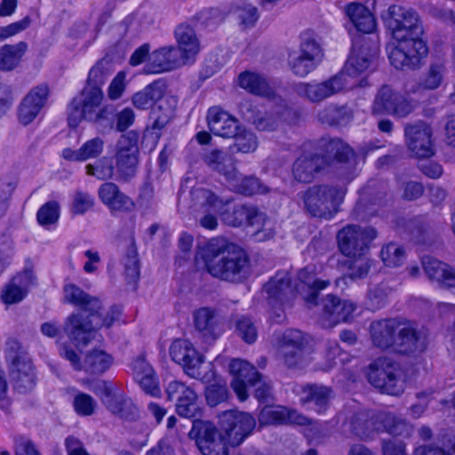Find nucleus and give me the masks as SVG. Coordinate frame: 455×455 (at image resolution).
<instances>
[{
  "label": "nucleus",
  "mask_w": 455,
  "mask_h": 455,
  "mask_svg": "<svg viewBox=\"0 0 455 455\" xmlns=\"http://www.w3.org/2000/svg\"><path fill=\"white\" fill-rule=\"evenodd\" d=\"M326 155L303 153L292 164V177L298 182L310 183L315 176L331 168L347 182L355 177V155L354 150L339 139L323 143Z\"/></svg>",
  "instance_id": "nucleus-1"
},
{
  "label": "nucleus",
  "mask_w": 455,
  "mask_h": 455,
  "mask_svg": "<svg viewBox=\"0 0 455 455\" xmlns=\"http://www.w3.org/2000/svg\"><path fill=\"white\" fill-rule=\"evenodd\" d=\"M193 206L204 208L205 211H213L219 213L223 222L228 226L240 227L243 224L256 226L257 223L266 222V214L254 206L245 204L233 205L230 197H220L212 191L204 188H194L190 191Z\"/></svg>",
  "instance_id": "nucleus-2"
},
{
  "label": "nucleus",
  "mask_w": 455,
  "mask_h": 455,
  "mask_svg": "<svg viewBox=\"0 0 455 455\" xmlns=\"http://www.w3.org/2000/svg\"><path fill=\"white\" fill-rule=\"evenodd\" d=\"M204 266L212 276L229 283L245 280L251 267L245 251L234 243L209 250L204 255Z\"/></svg>",
  "instance_id": "nucleus-3"
},
{
  "label": "nucleus",
  "mask_w": 455,
  "mask_h": 455,
  "mask_svg": "<svg viewBox=\"0 0 455 455\" xmlns=\"http://www.w3.org/2000/svg\"><path fill=\"white\" fill-rule=\"evenodd\" d=\"M346 194L345 185L325 183L309 187L301 194V199L310 215L330 220L339 211Z\"/></svg>",
  "instance_id": "nucleus-4"
},
{
  "label": "nucleus",
  "mask_w": 455,
  "mask_h": 455,
  "mask_svg": "<svg viewBox=\"0 0 455 455\" xmlns=\"http://www.w3.org/2000/svg\"><path fill=\"white\" fill-rule=\"evenodd\" d=\"M367 377L369 382L384 394L399 395L405 387L400 364L387 356L379 357L369 364Z\"/></svg>",
  "instance_id": "nucleus-5"
},
{
  "label": "nucleus",
  "mask_w": 455,
  "mask_h": 455,
  "mask_svg": "<svg viewBox=\"0 0 455 455\" xmlns=\"http://www.w3.org/2000/svg\"><path fill=\"white\" fill-rule=\"evenodd\" d=\"M103 96V91L84 87L70 103L68 117L69 126L77 127L83 119L89 122L107 119L110 112L108 108L101 107Z\"/></svg>",
  "instance_id": "nucleus-6"
},
{
  "label": "nucleus",
  "mask_w": 455,
  "mask_h": 455,
  "mask_svg": "<svg viewBox=\"0 0 455 455\" xmlns=\"http://www.w3.org/2000/svg\"><path fill=\"white\" fill-rule=\"evenodd\" d=\"M203 455H228L226 435L209 420L195 419L188 433Z\"/></svg>",
  "instance_id": "nucleus-7"
},
{
  "label": "nucleus",
  "mask_w": 455,
  "mask_h": 455,
  "mask_svg": "<svg viewBox=\"0 0 455 455\" xmlns=\"http://www.w3.org/2000/svg\"><path fill=\"white\" fill-rule=\"evenodd\" d=\"M386 22L396 41L421 37L424 34L419 14L411 8L397 4L389 6Z\"/></svg>",
  "instance_id": "nucleus-8"
},
{
  "label": "nucleus",
  "mask_w": 455,
  "mask_h": 455,
  "mask_svg": "<svg viewBox=\"0 0 455 455\" xmlns=\"http://www.w3.org/2000/svg\"><path fill=\"white\" fill-rule=\"evenodd\" d=\"M377 231L372 227L347 225L337 234L338 246L340 252L348 258L363 256L369 244L377 237Z\"/></svg>",
  "instance_id": "nucleus-9"
},
{
  "label": "nucleus",
  "mask_w": 455,
  "mask_h": 455,
  "mask_svg": "<svg viewBox=\"0 0 455 455\" xmlns=\"http://www.w3.org/2000/svg\"><path fill=\"white\" fill-rule=\"evenodd\" d=\"M398 44L388 55L390 63L396 69H416L427 57L428 48L421 37L397 40Z\"/></svg>",
  "instance_id": "nucleus-10"
},
{
  "label": "nucleus",
  "mask_w": 455,
  "mask_h": 455,
  "mask_svg": "<svg viewBox=\"0 0 455 455\" xmlns=\"http://www.w3.org/2000/svg\"><path fill=\"white\" fill-rule=\"evenodd\" d=\"M139 134L133 131L120 137L116 143L115 162L120 179L128 180L132 178L139 164Z\"/></svg>",
  "instance_id": "nucleus-11"
},
{
  "label": "nucleus",
  "mask_w": 455,
  "mask_h": 455,
  "mask_svg": "<svg viewBox=\"0 0 455 455\" xmlns=\"http://www.w3.org/2000/svg\"><path fill=\"white\" fill-rule=\"evenodd\" d=\"M220 426L228 444L236 447L252 433L256 426V420L248 412L231 410L222 413Z\"/></svg>",
  "instance_id": "nucleus-12"
},
{
  "label": "nucleus",
  "mask_w": 455,
  "mask_h": 455,
  "mask_svg": "<svg viewBox=\"0 0 455 455\" xmlns=\"http://www.w3.org/2000/svg\"><path fill=\"white\" fill-rule=\"evenodd\" d=\"M354 86H355V84H350L345 78L343 73H339L322 83H297L293 84L292 90L298 96L311 102H320L333 94Z\"/></svg>",
  "instance_id": "nucleus-13"
},
{
  "label": "nucleus",
  "mask_w": 455,
  "mask_h": 455,
  "mask_svg": "<svg viewBox=\"0 0 455 455\" xmlns=\"http://www.w3.org/2000/svg\"><path fill=\"white\" fill-rule=\"evenodd\" d=\"M428 346L427 334L413 323L400 320L393 353L416 356L425 352Z\"/></svg>",
  "instance_id": "nucleus-14"
},
{
  "label": "nucleus",
  "mask_w": 455,
  "mask_h": 455,
  "mask_svg": "<svg viewBox=\"0 0 455 455\" xmlns=\"http://www.w3.org/2000/svg\"><path fill=\"white\" fill-rule=\"evenodd\" d=\"M100 323L97 317L91 316V312L74 313L67 317L63 330L76 347H86L95 339Z\"/></svg>",
  "instance_id": "nucleus-15"
},
{
  "label": "nucleus",
  "mask_w": 455,
  "mask_h": 455,
  "mask_svg": "<svg viewBox=\"0 0 455 455\" xmlns=\"http://www.w3.org/2000/svg\"><path fill=\"white\" fill-rule=\"evenodd\" d=\"M169 353L172 359L181 365L189 377L202 380L206 378L202 371L204 356L199 354L188 340L175 339L170 347Z\"/></svg>",
  "instance_id": "nucleus-16"
},
{
  "label": "nucleus",
  "mask_w": 455,
  "mask_h": 455,
  "mask_svg": "<svg viewBox=\"0 0 455 455\" xmlns=\"http://www.w3.org/2000/svg\"><path fill=\"white\" fill-rule=\"evenodd\" d=\"M432 136L431 126L424 121L406 124L404 126L405 143L417 158H429L435 155Z\"/></svg>",
  "instance_id": "nucleus-17"
},
{
  "label": "nucleus",
  "mask_w": 455,
  "mask_h": 455,
  "mask_svg": "<svg viewBox=\"0 0 455 455\" xmlns=\"http://www.w3.org/2000/svg\"><path fill=\"white\" fill-rule=\"evenodd\" d=\"M413 110L410 100L390 86L383 85L377 92L371 111L374 115H392L405 117Z\"/></svg>",
  "instance_id": "nucleus-18"
},
{
  "label": "nucleus",
  "mask_w": 455,
  "mask_h": 455,
  "mask_svg": "<svg viewBox=\"0 0 455 455\" xmlns=\"http://www.w3.org/2000/svg\"><path fill=\"white\" fill-rule=\"evenodd\" d=\"M273 100H275L278 105L264 115L256 116L253 111V107L249 101L242 102L239 105V111L243 118L251 122L259 131H275L279 127L284 114L289 111V108L281 97L276 96V98Z\"/></svg>",
  "instance_id": "nucleus-19"
},
{
  "label": "nucleus",
  "mask_w": 455,
  "mask_h": 455,
  "mask_svg": "<svg viewBox=\"0 0 455 455\" xmlns=\"http://www.w3.org/2000/svg\"><path fill=\"white\" fill-rule=\"evenodd\" d=\"M229 371L233 376L231 387L234 392L240 401H245L248 397L247 387L255 386L261 375L253 365L240 359L231 361Z\"/></svg>",
  "instance_id": "nucleus-20"
},
{
  "label": "nucleus",
  "mask_w": 455,
  "mask_h": 455,
  "mask_svg": "<svg viewBox=\"0 0 455 455\" xmlns=\"http://www.w3.org/2000/svg\"><path fill=\"white\" fill-rule=\"evenodd\" d=\"M50 94L49 86L41 84L33 87L22 100L19 108V120L28 125L32 123L45 107Z\"/></svg>",
  "instance_id": "nucleus-21"
},
{
  "label": "nucleus",
  "mask_w": 455,
  "mask_h": 455,
  "mask_svg": "<svg viewBox=\"0 0 455 455\" xmlns=\"http://www.w3.org/2000/svg\"><path fill=\"white\" fill-rule=\"evenodd\" d=\"M355 309L347 300H341L335 295L328 294L323 301L320 323L324 328H331L340 322H347Z\"/></svg>",
  "instance_id": "nucleus-22"
},
{
  "label": "nucleus",
  "mask_w": 455,
  "mask_h": 455,
  "mask_svg": "<svg viewBox=\"0 0 455 455\" xmlns=\"http://www.w3.org/2000/svg\"><path fill=\"white\" fill-rule=\"evenodd\" d=\"M186 63L179 49L172 46L162 47L148 56L144 71L147 74H160L175 69Z\"/></svg>",
  "instance_id": "nucleus-23"
},
{
  "label": "nucleus",
  "mask_w": 455,
  "mask_h": 455,
  "mask_svg": "<svg viewBox=\"0 0 455 455\" xmlns=\"http://www.w3.org/2000/svg\"><path fill=\"white\" fill-rule=\"evenodd\" d=\"M400 319L386 318L373 321L369 327L372 345L381 351L393 353Z\"/></svg>",
  "instance_id": "nucleus-24"
},
{
  "label": "nucleus",
  "mask_w": 455,
  "mask_h": 455,
  "mask_svg": "<svg viewBox=\"0 0 455 455\" xmlns=\"http://www.w3.org/2000/svg\"><path fill=\"white\" fill-rule=\"evenodd\" d=\"M34 280L32 270H25L13 276L1 290L2 302L7 306L21 302L27 296L29 287L34 284Z\"/></svg>",
  "instance_id": "nucleus-25"
},
{
  "label": "nucleus",
  "mask_w": 455,
  "mask_h": 455,
  "mask_svg": "<svg viewBox=\"0 0 455 455\" xmlns=\"http://www.w3.org/2000/svg\"><path fill=\"white\" fill-rule=\"evenodd\" d=\"M98 196L112 214L116 212H130L135 208L133 200L122 192L119 187L113 182L101 184L98 190Z\"/></svg>",
  "instance_id": "nucleus-26"
},
{
  "label": "nucleus",
  "mask_w": 455,
  "mask_h": 455,
  "mask_svg": "<svg viewBox=\"0 0 455 455\" xmlns=\"http://www.w3.org/2000/svg\"><path fill=\"white\" fill-rule=\"evenodd\" d=\"M375 58L376 52L367 42H363L360 45L355 44L344 69L340 73L345 75L347 80V76H359L371 68Z\"/></svg>",
  "instance_id": "nucleus-27"
},
{
  "label": "nucleus",
  "mask_w": 455,
  "mask_h": 455,
  "mask_svg": "<svg viewBox=\"0 0 455 455\" xmlns=\"http://www.w3.org/2000/svg\"><path fill=\"white\" fill-rule=\"evenodd\" d=\"M380 411H359L349 420L350 431L361 440H370L381 431Z\"/></svg>",
  "instance_id": "nucleus-28"
},
{
  "label": "nucleus",
  "mask_w": 455,
  "mask_h": 455,
  "mask_svg": "<svg viewBox=\"0 0 455 455\" xmlns=\"http://www.w3.org/2000/svg\"><path fill=\"white\" fill-rule=\"evenodd\" d=\"M207 121L210 131L220 137L232 138L240 130L238 120L218 107L208 110Z\"/></svg>",
  "instance_id": "nucleus-29"
},
{
  "label": "nucleus",
  "mask_w": 455,
  "mask_h": 455,
  "mask_svg": "<svg viewBox=\"0 0 455 455\" xmlns=\"http://www.w3.org/2000/svg\"><path fill=\"white\" fill-rule=\"evenodd\" d=\"M132 374L143 391L152 396H159L161 390L156 371L143 355L138 356L132 363Z\"/></svg>",
  "instance_id": "nucleus-30"
},
{
  "label": "nucleus",
  "mask_w": 455,
  "mask_h": 455,
  "mask_svg": "<svg viewBox=\"0 0 455 455\" xmlns=\"http://www.w3.org/2000/svg\"><path fill=\"white\" fill-rule=\"evenodd\" d=\"M298 279L300 283L298 289L308 307L317 304L319 291L330 284L329 280L316 279L315 267L309 266L299 271Z\"/></svg>",
  "instance_id": "nucleus-31"
},
{
  "label": "nucleus",
  "mask_w": 455,
  "mask_h": 455,
  "mask_svg": "<svg viewBox=\"0 0 455 455\" xmlns=\"http://www.w3.org/2000/svg\"><path fill=\"white\" fill-rule=\"evenodd\" d=\"M196 329L205 339H216L223 331L221 318L210 307H201L193 315Z\"/></svg>",
  "instance_id": "nucleus-32"
},
{
  "label": "nucleus",
  "mask_w": 455,
  "mask_h": 455,
  "mask_svg": "<svg viewBox=\"0 0 455 455\" xmlns=\"http://www.w3.org/2000/svg\"><path fill=\"white\" fill-rule=\"evenodd\" d=\"M264 289L272 307L283 306L293 295L291 277L286 272H278L265 284Z\"/></svg>",
  "instance_id": "nucleus-33"
},
{
  "label": "nucleus",
  "mask_w": 455,
  "mask_h": 455,
  "mask_svg": "<svg viewBox=\"0 0 455 455\" xmlns=\"http://www.w3.org/2000/svg\"><path fill=\"white\" fill-rule=\"evenodd\" d=\"M238 85L246 92L267 99H275V90L270 86L267 79L262 74L245 70L237 77Z\"/></svg>",
  "instance_id": "nucleus-34"
},
{
  "label": "nucleus",
  "mask_w": 455,
  "mask_h": 455,
  "mask_svg": "<svg viewBox=\"0 0 455 455\" xmlns=\"http://www.w3.org/2000/svg\"><path fill=\"white\" fill-rule=\"evenodd\" d=\"M10 379L19 393L31 391L36 386V374L30 358L10 365Z\"/></svg>",
  "instance_id": "nucleus-35"
},
{
  "label": "nucleus",
  "mask_w": 455,
  "mask_h": 455,
  "mask_svg": "<svg viewBox=\"0 0 455 455\" xmlns=\"http://www.w3.org/2000/svg\"><path fill=\"white\" fill-rule=\"evenodd\" d=\"M422 265L430 280L443 287L455 288V268L431 257L423 258Z\"/></svg>",
  "instance_id": "nucleus-36"
},
{
  "label": "nucleus",
  "mask_w": 455,
  "mask_h": 455,
  "mask_svg": "<svg viewBox=\"0 0 455 455\" xmlns=\"http://www.w3.org/2000/svg\"><path fill=\"white\" fill-rule=\"evenodd\" d=\"M203 160L212 171L223 176L228 183L235 180L237 169L234 158L228 153L213 149L205 153Z\"/></svg>",
  "instance_id": "nucleus-37"
},
{
  "label": "nucleus",
  "mask_w": 455,
  "mask_h": 455,
  "mask_svg": "<svg viewBox=\"0 0 455 455\" xmlns=\"http://www.w3.org/2000/svg\"><path fill=\"white\" fill-rule=\"evenodd\" d=\"M331 395V389L325 386L308 385L302 389L300 401L307 408L322 414L329 407Z\"/></svg>",
  "instance_id": "nucleus-38"
},
{
  "label": "nucleus",
  "mask_w": 455,
  "mask_h": 455,
  "mask_svg": "<svg viewBox=\"0 0 455 455\" xmlns=\"http://www.w3.org/2000/svg\"><path fill=\"white\" fill-rule=\"evenodd\" d=\"M178 43L177 49L186 62L193 60L200 50V44L195 30L188 25L181 24L175 29Z\"/></svg>",
  "instance_id": "nucleus-39"
},
{
  "label": "nucleus",
  "mask_w": 455,
  "mask_h": 455,
  "mask_svg": "<svg viewBox=\"0 0 455 455\" xmlns=\"http://www.w3.org/2000/svg\"><path fill=\"white\" fill-rule=\"evenodd\" d=\"M64 300L82 309L81 313L91 312L101 308V302L91 296L74 283H68L63 288Z\"/></svg>",
  "instance_id": "nucleus-40"
},
{
  "label": "nucleus",
  "mask_w": 455,
  "mask_h": 455,
  "mask_svg": "<svg viewBox=\"0 0 455 455\" xmlns=\"http://www.w3.org/2000/svg\"><path fill=\"white\" fill-rule=\"evenodd\" d=\"M346 13L355 28L364 34L371 33L375 28L372 13L362 4L351 3L346 8Z\"/></svg>",
  "instance_id": "nucleus-41"
},
{
  "label": "nucleus",
  "mask_w": 455,
  "mask_h": 455,
  "mask_svg": "<svg viewBox=\"0 0 455 455\" xmlns=\"http://www.w3.org/2000/svg\"><path fill=\"white\" fill-rule=\"evenodd\" d=\"M228 184L235 192L243 196L265 195L271 190L259 178L252 175L243 176L238 170L235 172V180H230Z\"/></svg>",
  "instance_id": "nucleus-42"
},
{
  "label": "nucleus",
  "mask_w": 455,
  "mask_h": 455,
  "mask_svg": "<svg viewBox=\"0 0 455 455\" xmlns=\"http://www.w3.org/2000/svg\"><path fill=\"white\" fill-rule=\"evenodd\" d=\"M381 431L390 435L409 438L414 432L413 426L407 420L387 411H380Z\"/></svg>",
  "instance_id": "nucleus-43"
},
{
  "label": "nucleus",
  "mask_w": 455,
  "mask_h": 455,
  "mask_svg": "<svg viewBox=\"0 0 455 455\" xmlns=\"http://www.w3.org/2000/svg\"><path fill=\"white\" fill-rule=\"evenodd\" d=\"M164 91V84L160 80L155 81L136 92L132 97V103L137 108L148 109L163 98Z\"/></svg>",
  "instance_id": "nucleus-44"
},
{
  "label": "nucleus",
  "mask_w": 455,
  "mask_h": 455,
  "mask_svg": "<svg viewBox=\"0 0 455 455\" xmlns=\"http://www.w3.org/2000/svg\"><path fill=\"white\" fill-rule=\"evenodd\" d=\"M112 72L111 61L106 58L100 59L89 70L84 87L102 91Z\"/></svg>",
  "instance_id": "nucleus-45"
},
{
  "label": "nucleus",
  "mask_w": 455,
  "mask_h": 455,
  "mask_svg": "<svg viewBox=\"0 0 455 455\" xmlns=\"http://www.w3.org/2000/svg\"><path fill=\"white\" fill-rule=\"evenodd\" d=\"M27 50L28 44L25 42L2 46L0 48V69L10 71L15 68Z\"/></svg>",
  "instance_id": "nucleus-46"
},
{
  "label": "nucleus",
  "mask_w": 455,
  "mask_h": 455,
  "mask_svg": "<svg viewBox=\"0 0 455 455\" xmlns=\"http://www.w3.org/2000/svg\"><path fill=\"white\" fill-rule=\"evenodd\" d=\"M113 358L103 350H92L84 357L83 367L91 374H102L112 364Z\"/></svg>",
  "instance_id": "nucleus-47"
},
{
  "label": "nucleus",
  "mask_w": 455,
  "mask_h": 455,
  "mask_svg": "<svg viewBox=\"0 0 455 455\" xmlns=\"http://www.w3.org/2000/svg\"><path fill=\"white\" fill-rule=\"evenodd\" d=\"M318 119L321 123L328 125H340L347 124L353 115L347 107L330 105L319 111Z\"/></svg>",
  "instance_id": "nucleus-48"
},
{
  "label": "nucleus",
  "mask_w": 455,
  "mask_h": 455,
  "mask_svg": "<svg viewBox=\"0 0 455 455\" xmlns=\"http://www.w3.org/2000/svg\"><path fill=\"white\" fill-rule=\"evenodd\" d=\"M392 292L393 289L386 283H380L372 286L368 291V307L372 311L384 307L387 304L388 298Z\"/></svg>",
  "instance_id": "nucleus-49"
},
{
  "label": "nucleus",
  "mask_w": 455,
  "mask_h": 455,
  "mask_svg": "<svg viewBox=\"0 0 455 455\" xmlns=\"http://www.w3.org/2000/svg\"><path fill=\"white\" fill-rule=\"evenodd\" d=\"M417 455H455V436L445 435L438 444L422 445L416 449Z\"/></svg>",
  "instance_id": "nucleus-50"
},
{
  "label": "nucleus",
  "mask_w": 455,
  "mask_h": 455,
  "mask_svg": "<svg viewBox=\"0 0 455 455\" xmlns=\"http://www.w3.org/2000/svg\"><path fill=\"white\" fill-rule=\"evenodd\" d=\"M297 52L318 62L322 55V49L313 31L307 30L301 33L299 47Z\"/></svg>",
  "instance_id": "nucleus-51"
},
{
  "label": "nucleus",
  "mask_w": 455,
  "mask_h": 455,
  "mask_svg": "<svg viewBox=\"0 0 455 455\" xmlns=\"http://www.w3.org/2000/svg\"><path fill=\"white\" fill-rule=\"evenodd\" d=\"M379 255L385 266L396 267L403 263L406 253L403 246L389 243L382 247Z\"/></svg>",
  "instance_id": "nucleus-52"
},
{
  "label": "nucleus",
  "mask_w": 455,
  "mask_h": 455,
  "mask_svg": "<svg viewBox=\"0 0 455 455\" xmlns=\"http://www.w3.org/2000/svg\"><path fill=\"white\" fill-rule=\"evenodd\" d=\"M176 411L183 418L192 419L201 414L198 395L196 391L176 403Z\"/></svg>",
  "instance_id": "nucleus-53"
},
{
  "label": "nucleus",
  "mask_w": 455,
  "mask_h": 455,
  "mask_svg": "<svg viewBox=\"0 0 455 455\" xmlns=\"http://www.w3.org/2000/svg\"><path fill=\"white\" fill-rule=\"evenodd\" d=\"M317 61L311 58L305 57L298 52H292L289 55V66L298 76L304 77L312 72L317 66Z\"/></svg>",
  "instance_id": "nucleus-54"
},
{
  "label": "nucleus",
  "mask_w": 455,
  "mask_h": 455,
  "mask_svg": "<svg viewBox=\"0 0 455 455\" xmlns=\"http://www.w3.org/2000/svg\"><path fill=\"white\" fill-rule=\"evenodd\" d=\"M287 408L283 406H267L261 410L259 415L260 426L285 425Z\"/></svg>",
  "instance_id": "nucleus-55"
},
{
  "label": "nucleus",
  "mask_w": 455,
  "mask_h": 455,
  "mask_svg": "<svg viewBox=\"0 0 455 455\" xmlns=\"http://www.w3.org/2000/svg\"><path fill=\"white\" fill-rule=\"evenodd\" d=\"M233 138L235 139V143L231 147L233 152L247 154L255 151L258 147V140L255 134L242 130L241 127L238 131V134Z\"/></svg>",
  "instance_id": "nucleus-56"
},
{
  "label": "nucleus",
  "mask_w": 455,
  "mask_h": 455,
  "mask_svg": "<svg viewBox=\"0 0 455 455\" xmlns=\"http://www.w3.org/2000/svg\"><path fill=\"white\" fill-rule=\"evenodd\" d=\"M103 403L111 413L121 418L126 417L127 411H130L132 406V402L129 399H126L121 395L114 394L108 398H105Z\"/></svg>",
  "instance_id": "nucleus-57"
},
{
  "label": "nucleus",
  "mask_w": 455,
  "mask_h": 455,
  "mask_svg": "<svg viewBox=\"0 0 455 455\" xmlns=\"http://www.w3.org/2000/svg\"><path fill=\"white\" fill-rule=\"evenodd\" d=\"M124 274L129 282H135L140 276V261L134 244H131L124 258Z\"/></svg>",
  "instance_id": "nucleus-58"
},
{
  "label": "nucleus",
  "mask_w": 455,
  "mask_h": 455,
  "mask_svg": "<svg viewBox=\"0 0 455 455\" xmlns=\"http://www.w3.org/2000/svg\"><path fill=\"white\" fill-rule=\"evenodd\" d=\"M353 259L354 260L348 264V277L353 280L365 278L372 267L373 261L363 256Z\"/></svg>",
  "instance_id": "nucleus-59"
},
{
  "label": "nucleus",
  "mask_w": 455,
  "mask_h": 455,
  "mask_svg": "<svg viewBox=\"0 0 455 455\" xmlns=\"http://www.w3.org/2000/svg\"><path fill=\"white\" fill-rule=\"evenodd\" d=\"M36 217L42 226L57 222L60 217V204L56 201L47 202L39 208Z\"/></svg>",
  "instance_id": "nucleus-60"
},
{
  "label": "nucleus",
  "mask_w": 455,
  "mask_h": 455,
  "mask_svg": "<svg viewBox=\"0 0 455 455\" xmlns=\"http://www.w3.org/2000/svg\"><path fill=\"white\" fill-rule=\"evenodd\" d=\"M85 169L86 174L101 180H109L114 175V166L107 157L100 159L95 164H87Z\"/></svg>",
  "instance_id": "nucleus-61"
},
{
  "label": "nucleus",
  "mask_w": 455,
  "mask_h": 455,
  "mask_svg": "<svg viewBox=\"0 0 455 455\" xmlns=\"http://www.w3.org/2000/svg\"><path fill=\"white\" fill-rule=\"evenodd\" d=\"M238 335L248 344L255 342L258 337L257 327L249 316H241L236 321Z\"/></svg>",
  "instance_id": "nucleus-62"
},
{
  "label": "nucleus",
  "mask_w": 455,
  "mask_h": 455,
  "mask_svg": "<svg viewBox=\"0 0 455 455\" xmlns=\"http://www.w3.org/2000/svg\"><path fill=\"white\" fill-rule=\"evenodd\" d=\"M73 406L77 414L81 416H91L95 411L97 402L90 395L79 393L74 398Z\"/></svg>",
  "instance_id": "nucleus-63"
},
{
  "label": "nucleus",
  "mask_w": 455,
  "mask_h": 455,
  "mask_svg": "<svg viewBox=\"0 0 455 455\" xmlns=\"http://www.w3.org/2000/svg\"><path fill=\"white\" fill-rule=\"evenodd\" d=\"M104 144V140L99 137L91 139L84 142L79 148L83 162L91 158L99 157L103 152Z\"/></svg>",
  "instance_id": "nucleus-64"
}]
</instances>
